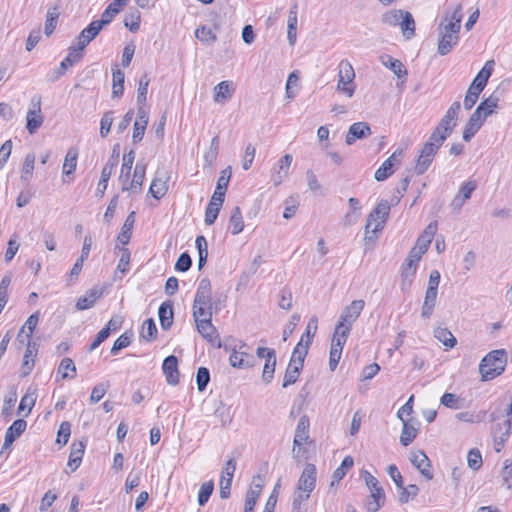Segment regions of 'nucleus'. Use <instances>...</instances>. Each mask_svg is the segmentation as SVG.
<instances>
[{"label":"nucleus","instance_id":"052dcab7","mask_svg":"<svg viewBox=\"0 0 512 512\" xmlns=\"http://www.w3.org/2000/svg\"><path fill=\"white\" fill-rule=\"evenodd\" d=\"M440 403L447 408L457 410L462 408L463 400L454 393L446 392L442 395Z\"/></svg>","mask_w":512,"mask_h":512},{"label":"nucleus","instance_id":"a19ab883","mask_svg":"<svg viewBox=\"0 0 512 512\" xmlns=\"http://www.w3.org/2000/svg\"><path fill=\"white\" fill-rule=\"evenodd\" d=\"M134 223H135V212L132 211L126 218L122 228H121V232L119 233L117 239L118 241L123 244V245H126L129 243L130 241V238H131V230L134 226Z\"/></svg>","mask_w":512,"mask_h":512},{"label":"nucleus","instance_id":"4d7b16f0","mask_svg":"<svg viewBox=\"0 0 512 512\" xmlns=\"http://www.w3.org/2000/svg\"><path fill=\"white\" fill-rule=\"evenodd\" d=\"M35 163V155L33 153H29L25 156L23 166L21 168V180L28 182L33 175Z\"/></svg>","mask_w":512,"mask_h":512},{"label":"nucleus","instance_id":"c9c22d12","mask_svg":"<svg viewBox=\"0 0 512 512\" xmlns=\"http://www.w3.org/2000/svg\"><path fill=\"white\" fill-rule=\"evenodd\" d=\"M399 26L405 39L410 40L415 36V21L410 12L404 11Z\"/></svg>","mask_w":512,"mask_h":512},{"label":"nucleus","instance_id":"3c124183","mask_svg":"<svg viewBox=\"0 0 512 512\" xmlns=\"http://www.w3.org/2000/svg\"><path fill=\"white\" fill-rule=\"evenodd\" d=\"M382 63H383L384 66H386L387 68L392 70L393 73L398 78H402V77L407 75L406 68L404 67L402 62L400 60H398V59H394L391 56H386V60H384V58H382Z\"/></svg>","mask_w":512,"mask_h":512},{"label":"nucleus","instance_id":"dca6fc26","mask_svg":"<svg viewBox=\"0 0 512 512\" xmlns=\"http://www.w3.org/2000/svg\"><path fill=\"white\" fill-rule=\"evenodd\" d=\"M27 422L24 419L15 420L6 430L4 443L2 446L1 454L4 450L9 449L13 442L21 436L26 430Z\"/></svg>","mask_w":512,"mask_h":512},{"label":"nucleus","instance_id":"338daca9","mask_svg":"<svg viewBox=\"0 0 512 512\" xmlns=\"http://www.w3.org/2000/svg\"><path fill=\"white\" fill-rule=\"evenodd\" d=\"M318 329V318L316 316H312L309 319L305 332L302 334L301 338L304 339V342L311 345L312 340Z\"/></svg>","mask_w":512,"mask_h":512},{"label":"nucleus","instance_id":"0e129e2a","mask_svg":"<svg viewBox=\"0 0 512 512\" xmlns=\"http://www.w3.org/2000/svg\"><path fill=\"white\" fill-rule=\"evenodd\" d=\"M213 490H214V482L212 480L204 482L201 485L199 493H198V499H197L198 504L200 506H204L208 502L210 496L213 493Z\"/></svg>","mask_w":512,"mask_h":512},{"label":"nucleus","instance_id":"f704fd0d","mask_svg":"<svg viewBox=\"0 0 512 512\" xmlns=\"http://www.w3.org/2000/svg\"><path fill=\"white\" fill-rule=\"evenodd\" d=\"M297 4H294L290 11L287 21L288 31H287V39L290 45H294L297 39Z\"/></svg>","mask_w":512,"mask_h":512},{"label":"nucleus","instance_id":"58836bf2","mask_svg":"<svg viewBox=\"0 0 512 512\" xmlns=\"http://www.w3.org/2000/svg\"><path fill=\"white\" fill-rule=\"evenodd\" d=\"M348 336L349 332L342 330V328L335 327L330 352L342 354V350L347 341Z\"/></svg>","mask_w":512,"mask_h":512},{"label":"nucleus","instance_id":"a18cd8bd","mask_svg":"<svg viewBox=\"0 0 512 512\" xmlns=\"http://www.w3.org/2000/svg\"><path fill=\"white\" fill-rule=\"evenodd\" d=\"M457 123L453 120L446 118L444 115L434 131L432 132L433 135H436L437 137L445 136V140L447 137L453 132L454 128L456 127Z\"/></svg>","mask_w":512,"mask_h":512},{"label":"nucleus","instance_id":"4be33fe9","mask_svg":"<svg viewBox=\"0 0 512 512\" xmlns=\"http://www.w3.org/2000/svg\"><path fill=\"white\" fill-rule=\"evenodd\" d=\"M231 168L227 167L221 171L220 176L217 180L216 189L211 197V200L222 203L225 200V194L231 178Z\"/></svg>","mask_w":512,"mask_h":512},{"label":"nucleus","instance_id":"39448f33","mask_svg":"<svg viewBox=\"0 0 512 512\" xmlns=\"http://www.w3.org/2000/svg\"><path fill=\"white\" fill-rule=\"evenodd\" d=\"M494 65V60L487 61L472 81L464 98L463 104L466 110L472 109V107L476 104L480 93L483 91L488 82V79L492 75Z\"/></svg>","mask_w":512,"mask_h":512},{"label":"nucleus","instance_id":"2f4dec72","mask_svg":"<svg viewBox=\"0 0 512 512\" xmlns=\"http://www.w3.org/2000/svg\"><path fill=\"white\" fill-rule=\"evenodd\" d=\"M85 443L83 441L73 442L71 445V451L67 465L75 471L82 462L84 455Z\"/></svg>","mask_w":512,"mask_h":512},{"label":"nucleus","instance_id":"4468645a","mask_svg":"<svg viewBox=\"0 0 512 512\" xmlns=\"http://www.w3.org/2000/svg\"><path fill=\"white\" fill-rule=\"evenodd\" d=\"M410 462L414 467H416L419 472L427 479H433V473L431 471V462L427 455L421 451H411L410 453Z\"/></svg>","mask_w":512,"mask_h":512},{"label":"nucleus","instance_id":"4c0bfd02","mask_svg":"<svg viewBox=\"0 0 512 512\" xmlns=\"http://www.w3.org/2000/svg\"><path fill=\"white\" fill-rule=\"evenodd\" d=\"M128 1L129 0H113L101 16L100 20L104 22V25L109 24Z\"/></svg>","mask_w":512,"mask_h":512},{"label":"nucleus","instance_id":"69168bd1","mask_svg":"<svg viewBox=\"0 0 512 512\" xmlns=\"http://www.w3.org/2000/svg\"><path fill=\"white\" fill-rule=\"evenodd\" d=\"M310 494L311 493L296 489L293 493L292 509H307L306 502L310 498Z\"/></svg>","mask_w":512,"mask_h":512},{"label":"nucleus","instance_id":"1a4fd4ad","mask_svg":"<svg viewBox=\"0 0 512 512\" xmlns=\"http://www.w3.org/2000/svg\"><path fill=\"white\" fill-rule=\"evenodd\" d=\"M364 307V300L352 301L341 312L336 328H342V330L350 333L353 323L356 322Z\"/></svg>","mask_w":512,"mask_h":512},{"label":"nucleus","instance_id":"a211bd4d","mask_svg":"<svg viewBox=\"0 0 512 512\" xmlns=\"http://www.w3.org/2000/svg\"><path fill=\"white\" fill-rule=\"evenodd\" d=\"M146 164L143 162H138L134 169L133 179L131 183L128 185V180H123L122 183V190H130L134 193H137L140 191L141 186L143 184L145 174H146Z\"/></svg>","mask_w":512,"mask_h":512},{"label":"nucleus","instance_id":"6e6d98bb","mask_svg":"<svg viewBox=\"0 0 512 512\" xmlns=\"http://www.w3.org/2000/svg\"><path fill=\"white\" fill-rule=\"evenodd\" d=\"M134 159H135V152L134 151H130L129 153H125L124 156H123V163H122V167H121V173H120V176H119V180L120 182H122L123 180H128L129 177H130V173H131V170H132V166H133V163H134Z\"/></svg>","mask_w":512,"mask_h":512},{"label":"nucleus","instance_id":"6ab92c4d","mask_svg":"<svg viewBox=\"0 0 512 512\" xmlns=\"http://www.w3.org/2000/svg\"><path fill=\"white\" fill-rule=\"evenodd\" d=\"M212 314L208 313L207 316H193L198 332L208 341H213L216 335V328L212 324Z\"/></svg>","mask_w":512,"mask_h":512},{"label":"nucleus","instance_id":"b1692460","mask_svg":"<svg viewBox=\"0 0 512 512\" xmlns=\"http://www.w3.org/2000/svg\"><path fill=\"white\" fill-rule=\"evenodd\" d=\"M168 177L165 172L157 171L149 187V193L155 199H161L168 191Z\"/></svg>","mask_w":512,"mask_h":512},{"label":"nucleus","instance_id":"9b49d317","mask_svg":"<svg viewBox=\"0 0 512 512\" xmlns=\"http://www.w3.org/2000/svg\"><path fill=\"white\" fill-rule=\"evenodd\" d=\"M511 425H512L511 420L507 419L503 423H499L495 427H493V430H492L493 446H494V450L497 453L502 451L506 442L508 441V439L511 435Z\"/></svg>","mask_w":512,"mask_h":512},{"label":"nucleus","instance_id":"a878e982","mask_svg":"<svg viewBox=\"0 0 512 512\" xmlns=\"http://www.w3.org/2000/svg\"><path fill=\"white\" fill-rule=\"evenodd\" d=\"M484 121L485 120L482 116L478 112L474 111L464 127L462 136L463 140L465 142L470 141L482 127Z\"/></svg>","mask_w":512,"mask_h":512},{"label":"nucleus","instance_id":"aec40b11","mask_svg":"<svg viewBox=\"0 0 512 512\" xmlns=\"http://www.w3.org/2000/svg\"><path fill=\"white\" fill-rule=\"evenodd\" d=\"M372 134L371 128L366 122H356L353 123L346 135V144L352 145L358 139L367 138Z\"/></svg>","mask_w":512,"mask_h":512},{"label":"nucleus","instance_id":"f03ea898","mask_svg":"<svg viewBox=\"0 0 512 512\" xmlns=\"http://www.w3.org/2000/svg\"><path fill=\"white\" fill-rule=\"evenodd\" d=\"M221 309V300L212 301L211 282L208 278L200 280L194 302L193 316H207L208 313H217Z\"/></svg>","mask_w":512,"mask_h":512},{"label":"nucleus","instance_id":"ea45409f","mask_svg":"<svg viewBox=\"0 0 512 512\" xmlns=\"http://www.w3.org/2000/svg\"><path fill=\"white\" fill-rule=\"evenodd\" d=\"M229 229H231V233L233 235L241 233L244 229L242 212L238 206L234 207L231 211L229 218Z\"/></svg>","mask_w":512,"mask_h":512},{"label":"nucleus","instance_id":"7ed1b4c3","mask_svg":"<svg viewBox=\"0 0 512 512\" xmlns=\"http://www.w3.org/2000/svg\"><path fill=\"white\" fill-rule=\"evenodd\" d=\"M390 209V202L381 200L369 213L365 225V241L372 242L377 239L376 234L384 229L385 223L389 218Z\"/></svg>","mask_w":512,"mask_h":512},{"label":"nucleus","instance_id":"864d4df0","mask_svg":"<svg viewBox=\"0 0 512 512\" xmlns=\"http://www.w3.org/2000/svg\"><path fill=\"white\" fill-rule=\"evenodd\" d=\"M140 12L137 9H131L124 18V26L131 32H137L140 28Z\"/></svg>","mask_w":512,"mask_h":512},{"label":"nucleus","instance_id":"c03bdc74","mask_svg":"<svg viewBox=\"0 0 512 512\" xmlns=\"http://www.w3.org/2000/svg\"><path fill=\"white\" fill-rule=\"evenodd\" d=\"M233 90L234 89L232 88V83L230 81H222L218 83L214 87V101L222 102L230 98Z\"/></svg>","mask_w":512,"mask_h":512},{"label":"nucleus","instance_id":"393cba45","mask_svg":"<svg viewBox=\"0 0 512 512\" xmlns=\"http://www.w3.org/2000/svg\"><path fill=\"white\" fill-rule=\"evenodd\" d=\"M402 421V431L400 435V443L403 446L410 445L418 434V425L419 422L414 419L401 420Z\"/></svg>","mask_w":512,"mask_h":512},{"label":"nucleus","instance_id":"5701e85b","mask_svg":"<svg viewBox=\"0 0 512 512\" xmlns=\"http://www.w3.org/2000/svg\"><path fill=\"white\" fill-rule=\"evenodd\" d=\"M263 484L264 480L260 475H257L253 478V486L250 488L246 495L244 512H253L257 498L261 493Z\"/></svg>","mask_w":512,"mask_h":512},{"label":"nucleus","instance_id":"774afa93","mask_svg":"<svg viewBox=\"0 0 512 512\" xmlns=\"http://www.w3.org/2000/svg\"><path fill=\"white\" fill-rule=\"evenodd\" d=\"M157 333V328L154 320L149 318L144 321L141 331V337L147 341H151L155 338Z\"/></svg>","mask_w":512,"mask_h":512},{"label":"nucleus","instance_id":"de8ad7c7","mask_svg":"<svg viewBox=\"0 0 512 512\" xmlns=\"http://www.w3.org/2000/svg\"><path fill=\"white\" fill-rule=\"evenodd\" d=\"M60 12L59 7L57 5L51 7L47 11L44 33L47 36H50L54 29L56 28L57 20L59 18Z\"/></svg>","mask_w":512,"mask_h":512},{"label":"nucleus","instance_id":"5fc2aeb1","mask_svg":"<svg viewBox=\"0 0 512 512\" xmlns=\"http://www.w3.org/2000/svg\"><path fill=\"white\" fill-rule=\"evenodd\" d=\"M403 13H404L403 10L391 9L389 11H386L382 15L381 21L383 24H386L391 27L399 26L400 20L403 18Z\"/></svg>","mask_w":512,"mask_h":512},{"label":"nucleus","instance_id":"13d9d810","mask_svg":"<svg viewBox=\"0 0 512 512\" xmlns=\"http://www.w3.org/2000/svg\"><path fill=\"white\" fill-rule=\"evenodd\" d=\"M78 153L74 149H69L63 163V174L71 175L77 166Z\"/></svg>","mask_w":512,"mask_h":512},{"label":"nucleus","instance_id":"c85d7f7f","mask_svg":"<svg viewBox=\"0 0 512 512\" xmlns=\"http://www.w3.org/2000/svg\"><path fill=\"white\" fill-rule=\"evenodd\" d=\"M36 399V389L29 387L25 395L21 398L20 404L17 409L18 415H23L24 417H27L31 413V410L35 405Z\"/></svg>","mask_w":512,"mask_h":512},{"label":"nucleus","instance_id":"f3484780","mask_svg":"<svg viewBox=\"0 0 512 512\" xmlns=\"http://www.w3.org/2000/svg\"><path fill=\"white\" fill-rule=\"evenodd\" d=\"M118 164V155H111L107 161V163L104 165L101 171L100 180L97 187V195L103 196L105 193V190L108 186V181L115 169V167Z\"/></svg>","mask_w":512,"mask_h":512},{"label":"nucleus","instance_id":"79ce46f5","mask_svg":"<svg viewBox=\"0 0 512 512\" xmlns=\"http://www.w3.org/2000/svg\"><path fill=\"white\" fill-rule=\"evenodd\" d=\"M33 353L34 348L31 346V342L28 341L27 348L23 357V363L20 370L22 377L28 376L33 370V367L35 365V355Z\"/></svg>","mask_w":512,"mask_h":512},{"label":"nucleus","instance_id":"20e7f679","mask_svg":"<svg viewBox=\"0 0 512 512\" xmlns=\"http://www.w3.org/2000/svg\"><path fill=\"white\" fill-rule=\"evenodd\" d=\"M507 353L504 349L489 352L479 364V372L483 381L496 378L505 370Z\"/></svg>","mask_w":512,"mask_h":512},{"label":"nucleus","instance_id":"cd10ccee","mask_svg":"<svg viewBox=\"0 0 512 512\" xmlns=\"http://www.w3.org/2000/svg\"><path fill=\"white\" fill-rule=\"evenodd\" d=\"M293 158L290 154H285L277 164V170L275 174L272 176V180L275 186L280 185L283 180L289 175V168Z\"/></svg>","mask_w":512,"mask_h":512},{"label":"nucleus","instance_id":"ddd939ff","mask_svg":"<svg viewBox=\"0 0 512 512\" xmlns=\"http://www.w3.org/2000/svg\"><path fill=\"white\" fill-rule=\"evenodd\" d=\"M235 470L236 461L234 459H229L222 470V475L219 483L220 498L222 499H226L230 495L231 483Z\"/></svg>","mask_w":512,"mask_h":512},{"label":"nucleus","instance_id":"49530a36","mask_svg":"<svg viewBox=\"0 0 512 512\" xmlns=\"http://www.w3.org/2000/svg\"><path fill=\"white\" fill-rule=\"evenodd\" d=\"M434 337L441 342L447 349L453 348L457 340L453 334L447 329L438 327L434 330Z\"/></svg>","mask_w":512,"mask_h":512},{"label":"nucleus","instance_id":"6e6552de","mask_svg":"<svg viewBox=\"0 0 512 512\" xmlns=\"http://www.w3.org/2000/svg\"><path fill=\"white\" fill-rule=\"evenodd\" d=\"M338 83L337 90L344 93L347 97H352L355 92L353 80L355 71L348 60H342L338 65Z\"/></svg>","mask_w":512,"mask_h":512},{"label":"nucleus","instance_id":"0eeeda50","mask_svg":"<svg viewBox=\"0 0 512 512\" xmlns=\"http://www.w3.org/2000/svg\"><path fill=\"white\" fill-rule=\"evenodd\" d=\"M363 478L371 493L365 504L366 508L369 512H377L383 505V502L381 503V499L385 497L383 488L377 478L366 470L363 471Z\"/></svg>","mask_w":512,"mask_h":512},{"label":"nucleus","instance_id":"72a5a7b5","mask_svg":"<svg viewBox=\"0 0 512 512\" xmlns=\"http://www.w3.org/2000/svg\"><path fill=\"white\" fill-rule=\"evenodd\" d=\"M438 290L426 289L424 302L421 309V316L425 319H429L433 314L434 307L436 305Z\"/></svg>","mask_w":512,"mask_h":512},{"label":"nucleus","instance_id":"bf43d9fd","mask_svg":"<svg viewBox=\"0 0 512 512\" xmlns=\"http://www.w3.org/2000/svg\"><path fill=\"white\" fill-rule=\"evenodd\" d=\"M222 205V203L210 200L205 211L204 221L206 225H212L216 221Z\"/></svg>","mask_w":512,"mask_h":512},{"label":"nucleus","instance_id":"9d476101","mask_svg":"<svg viewBox=\"0 0 512 512\" xmlns=\"http://www.w3.org/2000/svg\"><path fill=\"white\" fill-rule=\"evenodd\" d=\"M43 122L44 117L41 113V99L39 97H33L26 116V129L30 134H34L41 127Z\"/></svg>","mask_w":512,"mask_h":512},{"label":"nucleus","instance_id":"2eb2a0df","mask_svg":"<svg viewBox=\"0 0 512 512\" xmlns=\"http://www.w3.org/2000/svg\"><path fill=\"white\" fill-rule=\"evenodd\" d=\"M104 26L103 21L95 20L84 28L78 36L77 46L79 49L84 50V48L99 34Z\"/></svg>","mask_w":512,"mask_h":512},{"label":"nucleus","instance_id":"37998d69","mask_svg":"<svg viewBox=\"0 0 512 512\" xmlns=\"http://www.w3.org/2000/svg\"><path fill=\"white\" fill-rule=\"evenodd\" d=\"M76 366L71 358H63L59 364L57 374L61 379H73L76 377Z\"/></svg>","mask_w":512,"mask_h":512},{"label":"nucleus","instance_id":"09e8293b","mask_svg":"<svg viewBox=\"0 0 512 512\" xmlns=\"http://www.w3.org/2000/svg\"><path fill=\"white\" fill-rule=\"evenodd\" d=\"M275 366H276V353L275 351H271L269 353V358L265 360V364L263 367L262 372V380L268 384L272 381L274 377L275 372Z\"/></svg>","mask_w":512,"mask_h":512},{"label":"nucleus","instance_id":"e433bc0d","mask_svg":"<svg viewBox=\"0 0 512 512\" xmlns=\"http://www.w3.org/2000/svg\"><path fill=\"white\" fill-rule=\"evenodd\" d=\"M499 98L491 95L490 97L484 99L476 108V112H478L482 118L485 120L487 117L492 115L495 109L498 106Z\"/></svg>","mask_w":512,"mask_h":512},{"label":"nucleus","instance_id":"680f3d73","mask_svg":"<svg viewBox=\"0 0 512 512\" xmlns=\"http://www.w3.org/2000/svg\"><path fill=\"white\" fill-rule=\"evenodd\" d=\"M195 37L203 43L210 44L216 41V35L211 28L202 25L195 30Z\"/></svg>","mask_w":512,"mask_h":512},{"label":"nucleus","instance_id":"f8f14e48","mask_svg":"<svg viewBox=\"0 0 512 512\" xmlns=\"http://www.w3.org/2000/svg\"><path fill=\"white\" fill-rule=\"evenodd\" d=\"M317 470L314 464H306L298 482L296 489L312 493L316 486Z\"/></svg>","mask_w":512,"mask_h":512},{"label":"nucleus","instance_id":"8fccbe9b","mask_svg":"<svg viewBox=\"0 0 512 512\" xmlns=\"http://www.w3.org/2000/svg\"><path fill=\"white\" fill-rule=\"evenodd\" d=\"M195 244L198 250V269L201 270L206 264L208 257L207 240L204 236L200 235L197 236Z\"/></svg>","mask_w":512,"mask_h":512},{"label":"nucleus","instance_id":"e2e57ef3","mask_svg":"<svg viewBox=\"0 0 512 512\" xmlns=\"http://www.w3.org/2000/svg\"><path fill=\"white\" fill-rule=\"evenodd\" d=\"M399 489H400V491H399L398 497H399V502L401 504L408 503L410 501V499L415 498L419 492V488L415 484H410L407 487H404V485H402V488H399Z\"/></svg>","mask_w":512,"mask_h":512},{"label":"nucleus","instance_id":"412c9836","mask_svg":"<svg viewBox=\"0 0 512 512\" xmlns=\"http://www.w3.org/2000/svg\"><path fill=\"white\" fill-rule=\"evenodd\" d=\"M162 369L168 384L174 386L179 383L178 359L176 356H167L163 361Z\"/></svg>","mask_w":512,"mask_h":512},{"label":"nucleus","instance_id":"c756f323","mask_svg":"<svg viewBox=\"0 0 512 512\" xmlns=\"http://www.w3.org/2000/svg\"><path fill=\"white\" fill-rule=\"evenodd\" d=\"M173 303L172 301L163 302L158 310V317L160 321L161 328L163 330H168L173 324Z\"/></svg>","mask_w":512,"mask_h":512},{"label":"nucleus","instance_id":"f257e3e1","mask_svg":"<svg viewBox=\"0 0 512 512\" xmlns=\"http://www.w3.org/2000/svg\"><path fill=\"white\" fill-rule=\"evenodd\" d=\"M462 5H458L450 15H446L439 24V40L437 52L444 56L447 55L459 41V33L463 18Z\"/></svg>","mask_w":512,"mask_h":512},{"label":"nucleus","instance_id":"603ef678","mask_svg":"<svg viewBox=\"0 0 512 512\" xmlns=\"http://www.w3.org/2000/svg\"><path fill=\"white\" fill-rule=\"evenodd\" d=\"M112 97H120L124 92L125 75L120 69L113 70Z\"/></svg>","mask_w":512,"mask_h":512},{"label":"nucleus","instance_id":"bb28decb","mask_svg":"<svg viewBox=\"0 0 512 512\" xmlns=\"http://www.w3.org/2000/svg\"><path fill=\"white\" fill-rule=\"evenodd\" d=\"M102 295V289L92 288L88 290L85 295L78 298L75 307L79 311L90 309Z\"/></svg>","mask_w":512,"mask_h":512},{"label":"nucleus","instance_id":"7c9ffc66","mask_svg":"<svg viewBox=\"0 0 512 512\" xmlns=\"http://www.w3.org/2000/svg\"><path fill=\"white\" fill-rule=\"evenodd\" d=\"M309 425H310V423H309V419L307 416H302L299 419L298 424L295 429V435H294V440H293L294 447L301 446L304 443H306V441L309 438Z\"/></svg>","mask_w":512,"mask_h":512},{"label":"nucleus","instance_id":"473e14b6","mask_svg":"<svg viewBox=\"0 0 512 512\" xmlns=\"http://www.w3.org/2000/svg\"><path fill=\"white\" fill-rule=\"evenodd\" d=\"M82 51L83 50H80L79 47H71L69 49V53L68 55L61 61L60 63V67L57 71V77H60L64 74L65 70L68 68V67H71L73 66L75 63H77L78 61H80V59L82 58Z\"/></svg>","mask_w":512,"mask_h":512},{"label":"nucleus","instance_id":"423d86ee","mask_svg":"<svg viewBox=\"0 0 512 512\" xmlns=\"http://www.w3.org/2000/svg\"><path fill=\"white\" fill-rule=\"evenodd\" d=\"M444 141L445 136L437 137L433 134L430 135L429 140L424 144L416 161L415 172L418 175H421L428 170L437 151L440 149Z\"/></svg>","mask_w":512,"mask_h":512}]
</instances>
